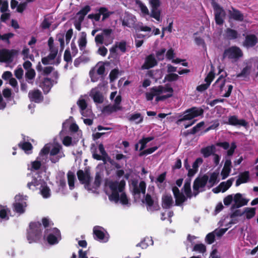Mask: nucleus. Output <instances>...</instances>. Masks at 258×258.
Wrapping results in <instances>:
<instances>
[{
  "instance_id": "nucleus-1",
  "label": "nucleus",
  "mask_w": 258,
  "mask_h": 258,
  "mask_svg": "<svg viewBox=\"0 0 258 258\" xmlns=\"http://www.w3.org/2000/svg\"><path fill=\"white\" fill-rule=\"evenodd\" d=\"M125 182L108 181L105 183V190L109 200L115 203L119 202L123 205L128 204V199L124 192Z\"/></svg>"
},
{
  "instance_id": "nucleus-2",
  "label": "nucleus",
  "mask_w": 258,
  "mask_h": 258,
  "mask_svg": "<svg viewBox=\"0 0 258 258\" xmlns=\"http://www.w3.org/2000/svg\"><path fill=\"white\" fill-rule=\"evenodd\" d=\"M173 91V89L169 86H159L151 88L149 92L146 93L145 95L148 101L152 100L154 97L156 96V101L158 102L171 97Z\"/></svg>"
},
{
  "instance_id": "nucleus-3",
  "label": "nucleus",
  "mask_w": 258,
  "mask_h": 258,
  "mask_svg": "<svg viewBox=\"0 0 258 258\" xmlns=\"http://www.w3.org/2000/svg\"><path fill=\"white\" fill-rule=\"evenodd\" d=\"M40 152L46 160L49 153V160L53 163L58 162L60 159L64 157L61 145L57 143L47 144Z\"/></svg>"
},
{
  "instance_id": "nucleus-4",
  "label": "nucleus",
  "mask_w": 258,
  "mask_h": 258,
  "mask_svg": "<svg viewBox=\"0 0 258 258\" xmlns=\"http://www.w3.org/2000/svg\"><path fill=\"white\" fill-rule=\"evenodd\" d=\"M27 187L32 190L39 189L40 193L43 198H49L51 196V191L46 183L41 180L40 176L34 177L31 182L27 183Z\"/></svg>"
},
{
  "instance_id": "nucleus-5",
  "label": "nucleus",
  "mask_w": 258,
  "mask_h": 258,
  "mask_svg": "<svg viewBox=\"0 0 258 258\" xmlns=\"http://www.w3.org/2000/svg\"><path fill=\"white\" fill-rule=\"evenodd\" d=\"M204 113V110L201 108L192 107L189 109L186 110L183 113L182 118L179 119L177 123H179L185 120H189V122L188 123H184L183 125L185 128L191 126L194 124L196 120H192V119L195 117L202 115Z\"/></svg>"
},
{
  "instance_id": "nucleus-6",
  "label": "nucleus",
  "mask_w": 258,
  "mask_h": 258,
  "mask_svg": "<svg viewBox=\"0 0 258 258\" xmlns=\"http://www.w3.org/2000/svg\"><path fill=\"white\" fill-rule=\"evenodd\" d=\"M111 29H104L101 34H97L95 38L97 45L104 44L106 46L111 44L114 39Z\"/></svg>"
},
{
  "instance_id": "nucleus-7",
  "label": "nucleus",
  "mask_w": 258,
  "mask_h": 258,
  "mask_svg": "<svg viewBox=\"0 0 258 258\" xmlns=\"http://www.w3.org/2000/svg\"><path fill=\"white\" fill-rule=\"evenodd\" d=\"M41 227L39 223H30L27 234V239L30 243L36 241L40 238Z\"/></svg>"
},
{
  "instance_id": "nucleus-8",
  "label": "nucleus",
  "mask_w": 258,
  "mask_h": 258,
  "mask_svg": "<svg viewBox=\"0 0 258 258\" xmlns=\"http://www.w3.org/2000/svg\"><path fill=\"white\" fill-rule=\"evenodd\" d=\"M44 238L50 244H55L61 239L59 231L55 228H47L45 231Z\"/></svg>"
},
{
  "instance_id": "nucleus-9",
  "label": "nucleus",
  "mask_w": 258,
  "mask_h": 258,
  "mask_svg": "<svg viewBox=\"0 0 258 258\" xmlns=\"http://www.w3.org/2000/svg\"><path fill=\"white\" fill-rule=\"evenodd\" d=\"M27 198L26 196H23L20 194L15 196V201L13 204V206L14 211L16 213L21 214L25 212L27 207Z\"/></svg>"
},
{
  "instance_id": "nucleus-10",
  "label": "nucleus",
  "mask_w": 258,
  "mask_h": 258,
  "mask_svg": "<svg viewBox=\"0 0 258 258\" xmlns=\"http://www.w3.org/2000/svg\"><path fill=\"white\" fill-rule=\"evenodd\" d=\"M18 55V51L14 49H3L0 50V61L10 63Z\"/></svg>"
},
{
  "instance_id": "nucleus-11",
  "label": "nucleus",
  "mask_w": 258,
  "mask_h": 258,
  "mask_svg": "<svg viewBox=\"0 0 258 258\" xmlns=\"http://www.w3.org/2000/svg\"><path fill=\"white\" fill-rule=\"evenodd\" d=\"M149 4L151 6L150 17L154 18L158 22L162 21L161 17V11L159 9L161 5L160 0H150Z\"/></svg>"
},
{
  "instance_id": "nucleus-12",
  "label": "nucleus",
  "mask_w": 258,
  "mask_h": 258,
  "mask_svg": "<svg viewBox=\"0 0 258 258\" xmlns=\"http://www.w3.org/2000/svg\"><path fill=\"white\" fill-rule=\"evenodd\" d=\"M95 238L101 242H106L109 239V235L103 227L99 226H95L93 228Z\"/></svg>"
},
{
  "instance_id": "nucleus-13",
  "label": "nucleus",
  "mask_w": 258,
  "mask_h": 258,
  "mask_svg": "<svg viewBox=\"0 0 258 258\" xmlns=\"http://www.w3.org/2000/svg\"><path fill=\"white\" fill-rule=\"evenodd\" d=\"M208 176L204 175L203 176L197 178L194 183V194L196 196L200 191H202L203 188L205 187L207 183Z\"/></svg>"
},
{
  "instance_id": "nucleus-14",
  "label": "nucleus",
  "mask_w": 258,
  "mask_h": 258,
  "mask_svg": "<svg viewBox=\"0 0 258 258\" xmlns=\"http://www.w3.org/2000/svg\"><path fill=\"white\" fill-rule=\"evenodd\" d=\"M77 175L80 181L84 184L85 187L89 191H93L90 187V176L88 172L80 170L77 172Z\"/></svg>"
},
{
  "instance_id": "nucleus-15",
  "label": "nucleus",
  "mask_w": 258,
  "mask_h": 258,
  "mask_svg": "<svg viewBox=\"0 0 258 258\" xmlns=\"http://www.w3.org/2000/svg\"><path fill=\"white\" fill-rule=\"evenodd\" d=\"M104 87L103 85L99 84L97 87L91 90L90 96L93 98L95 103H101L103 102L104 98L101 91Z\"/></svg>"
},
{
  "instance_id": "nucleus-16",
  "label": "nucleus",
  "mask_w": 258,
  "mask_h": 258,
  "mask_svg": "<svg viewBox=\"0 0 258 258\" xmlns=\"http://www.w3.org/2000/svg\"><path fill=\"white\" fill-rule=\"evenodd\" d=\"M126 7H130L134 5H136L140 9L142 14L145 15H149V11L147 6L140 0H122Z\"/></svg>"
},
{
  "instance_id": "nucleus-17",
  "label": "nucleus",
  "mask_w": 258,
  "mask_h": 258,
  "mask_svg": "<svg viewBox=\"0 0 258 258\" xmlns=\"http://www.w3.org/2000/svg\"><path fill=\"white\" fill-rule=\"evenodd\" d=\"M77 104L80 108V111L83 116L92 117V110L87 106L86 101L84 97H80Z\"/></svg>"
},
{
  "instance_id": "nucleus-18",
  "label": "nucleus",
  "mask_w": 258,
  "mask_h": 258,
  "mask_svg": "<svg viewBox=\"0 0 258 258\" xmlns=\"http://www.w3.org/2000/svg\"><path fill=\"white\" fill-rule=\"evenodd\" d=\"M212 5L214 10L216 23L219 25L222 24L224 22V18L225 16L224 10L215 2H212Z\"/></svg>"
},
{
  "instance_id": "nucleus-19",
  "label": "nucleus",
  "mask_w": 258,
  "mask_h": 258,
  "mask_svg": "<svg viewBox=\"0 0 258 258\" xmlns=\"http://www.w3.org/2000/svg\"><path fill=\"white\" fill-rule=\"evenodd\" d=\"M242 55L240 49L237 47L233 46L225 50L224 57L230 59H237Z\"/></svg>"
},
{
  "instance_id": "nucleus-20",
  "label": "nucleus",
  "mask_w": 258,
  "mask_h": 258,
  "mask_svg": "<svg viewBox=\"0 0 258 258\" xmlns=\"http://www.w3.org/2000/svg\"><path fill=\"white\" fill-rule=\"evenodd\" d=\"M46 161V159L43 155H41V152H40L36 160L31 162L30 164H28V169L31 171L37 170L40 169L42 164L45 163Z\"/></svg>"
},
{
  "instance_id": "nucleus-21",
  "label": "nucleus",
  "mask_w": 258,
  "mask_h": 258,
  "mask_svg": "<svg viewBox=\"0 0 258 258\" xmlns=\"http://www.w3.org/2000/svg\"><path fill=\"white\" fill-rule=\"evenodd\" d=\"M98 150L101 155H99L97 153L94 152L93 154V157L95 159L97 160H102L104 163H106L107 161H109L110 160V158L105 152L104 146L102 144L99 145Z\"/></svg>"
},
{
  "instance_id": "nucleus-22",
  "label": "nucleus",
  "mask_w": 258,
  "mask_h": 258,
  "mask_svg": "<svg viewBox=\"0 0 258 258\" xmlns=\"http://www.w3.org/2000/svg\"><path fill=\"white\" fill-rule=\"evenodd\" d=\"M132 184L135 196H138L141 194H142L143 195H145L146 185L144 181H141L139 183L137 182L133 181Z\"/></svg>"
},
{
  "instance_id": "nucleus-23",
  "label": "nucleus",
  "mask_w": 258,
  "mask_h": 258,
  "mask_svg": "<svg viewBox=\"0 0 258 258\" xmlns=\"http://www.w3.org/2000/svg\"><path fill=\"white\" fill-rule=\"evenodd\" d=\"M49 54L48 56L42 58V63L44 65L49 64H53L54 63V60L56 57L58 49L57 48H51L49 49Z\"/></svg>"
},
{
  "instance_id": "nucleus-24",
  "label": "nucleus",
  "mask_w": 258,
  "mask_h": 258,
  "mask_svg": "<svg viewBox=\"0 0 258 258\" xmlns=\"http://www.w3.org/2000/svg\"><path fill=\"white\" fill-rule=\"evenodd\" d=\"M145 202L147 205V209L149 211L152 212L156 211L159 208L157 201L152 199L151 196L148 194H147L145 197Z\"/></svg>"
},
{
  "instance_id": "nucleus-25",
  "label": "nucleus",
  "mask_w": 258,
  "mask_h": 258,
  "mask_svg": "<svg viewBox=\"0 0 258 258\" xmlns=\"http://www.w3.org/2000/svg\"><path fill=\"white\" fill-rule=\"evenodd\" d=\"M228 122L230 125L234 126H242L247 128L248 125V122L243 119H239L237 116L232 115L228 118Z\"/></svg>"
},
{
  "instance_id": "nucleus-26",
  "label": "nucleus",
  "mask_w": 258,
  "mask_h": 258,
  "mask_svg": "<svg viewBox=\"0 0 258 258\" xmlns=\"http://www.w3.org/2000/svg\"><path fill=\"white\" fill-rule=\"evenodd\" d=\"M248 201L249 200L243 198L242 195L240 193L233 195L234 205L236 208L246 205Z\"/></svg>"
},
{
  "instance_id": "nucleus-27",
  "label": "nucleus",
  "mask_w": 258,
  "mask_h": 258,
  "mask_svg": "<svg viewBox=\"0 0 258 258\" xmlns=\"http://www.w3.org/2000/svg\"><path fill=\"white\" fill-rule=\"evenodd\" d=\"M233 181L234 178H232L225 182H221L217 187L213 189V192L215 193L225 192L232 185Z\"/></svg>"
},
{
  "instance_id": "nucleus-28",
  "label": "nucleus",
  "mask_w": 258,
  "mask_h": 258,
  "mask_svg": "<svg viewBox=\"0 0 258 258\" xmlns=\"http://www.w3.org/2000/svg\"><path fill=\"white\" fill-rule=\"evenodd\" d=\"M121 101V98L120 95L116 96L114 99V104L113 105H108L104 107L103 111L104 113H111L119 109V104Z\"/></svg>"
},
{
  "instance_id": "nucleus-29",
  "label": "nucleus",
  "mask_w": 258,
  "mask_h": 258,
  "mask_svg": "<svg viewBox=\"0 0 258 258\" xmlns=\"http://www.w3.org/2000/svg\"><path fill=\"white\" fill-rule=\"evenodd\" d=\"M136 18L135 16L129 13H125L122 21V25L128 27H133L136 23Z\"/></svg>"
},
{
  "instance_id": "nucleus-30",
  "label": "nucleus",
  "mask_w": 258,
  "mask_h": 258,
  "mask_svg": "<svg viewBox=\"0 0 258 258\" xmlns=\"http://www.w3.org/2000/svg\"><path fill=\"white\" fill-rule=\"evenodd\" d=\"M258 42V38L254 34H249L245 37L243 46L247 47L254 46Z\"/></svg>"
},
{
  "instance_id": "nucleus-31",
  "label": "nucleus",
  "mask_w": 258,
  "mask_h": 258,
  "mask_svg": "<svg viewBox=\"0 0 258 258\" xmlns=\"http://www.w3.org/2000/svg\"><path fill=\"white\" fill-rule=\"evenodd\" d=\"M250 179L249 172L245 171L240 173L235 183L236 186H238L242 183L248 182Z\"/></svg>"
},
{
  "instance_id": "nucleus-32",
  "label": "nucleus",
  "mask_w": 258,
  "mask_h": 258,
  "mask_svg": "<svg viewBox=\"0 0 258 258\" xmlns=\"http://www.w3.org/2000/svg\"><path fill=\"white\" fill-rule=\"evenodd\" d=\"M157 64V61L153 54L148 55L145 59V62L142 66L143 69H148L155 66Z\"/></svg>"
},
{
  "instance_id": "nucleus-33",
  "label": "nucleus",
  "mask_w": 258,
  "mask_h": 258,
  "mask_svg": "<svg viewBox=\"0 0 258 258\" xmlns=\"http://www.w3.org/2000/svg\"><path fill=\"white\" fill-rule=\"evenodd\" d=\"M172 191L174 194L177 205H180L186 200V199L185 196L182 193L179 192V190L177 187H173Z\"/></svg>"
},
{
  "instance_id": "nucleus-34",
  "label": "nucleus",
  "mask_w": 258,
  "mask_h": 258,
  "mask_svg": "<svg viewBox=\"0 0 258 258\" xmlns=\"http://www.w3.org/2000/svg\"><path fill=\"white\" fill-rule=\"evenodd\" d=\"M29 97L31 101H34L36 103H39L42 100V96L41 93L39 90H34L29 92Z\"/></svg>"
},
{
  "instance_id": "nucleus-35",
  "label": "nucleus",
  "mask_w": 258,
  "mask_h": 258,
  "mask_svg": "<svg viewBox=\"0 0 258 258\" xmlns=\"http://www.w3.org/2000/svg\"><path fill=\"white\" fill-rule=\"evenodd\" d=\"M225 84V79L221 76L214 83L213 85V87L217 92L221 93L224 90Z\"/></svg>"
},
{
  "instance_id": "nucleus-36",
  "label": "nucleus",
  "mask_w": 258,
  "mask_h": 258,
  "mask_svg": "<svg viewBox=\"0 0 258 258\" xmlns=\"http://www.w3.org/2000/svg\"><path fill=\"white\" fill-rule=\"evenodd\" d=\"M203 162V160L202 158H198L194 162L192 168L189 169L188 175L189 176H193L198 171V168Z\"/></svg>"
},
{
  "instance_id": "nucleus-37",
  "label": "nucleus",
  "mask_w": 258,
  "mask_h": 258,
  "mask_svg": "<svg viewBox=\"0 0 258 258\" xmlns=\"http://www.w3.org/2000/svg\"><path fill=\"white\" fill-rule=\"evenodd\" d=\"M229 18L237 21H241L243 19V15L238 10L232 8L229 10Z\"/></svg>"
},
{
  "instance_id": "nucleus-38",
  "label": "nucleus",
  "mask_w": 258,
  "mask_h": 258,
  "mask_svg": "<svg viewBox=\"0 0 258 258\" xmlns=\"http://www.w3.org/2000/svg\"><path fill=\"white\" fill-rule=\"evenodd\" d=\"M11 215L10 210L6 206H0V218L8 220Z\"/></svg>"
},
{
  "instance_id": "nucleus-39",
  "label": "nucleus",
  "mask_w": 258,
  "mask_h": 258,
  "mask_svg": "<svg viewBox=\"0 0 258 258\" xmlns=\"http://www.w3.org/2000/svg\"><path fill=\"white\" fill-rule=\"evenodd\" d=\"M173 204L171 195H165L162 197V206L164 208H169Z\"/></svg>"
},
{
  "instance_id": "nucleus-40",
  "label": "nucleus",
  "mask_w": 258,
  "mask_h": 258,
  "mask_svg": "<svg viewBox=\"0 0 258 258\" xmlns=\"http://www.w3.org/2000/svg\"><path fill=\"white\" fill-rule=\"evenodd\" d=\"M215 152V147L213 145L208 146L201 149V152L205 158L212 155Z\"/></svg>"
},
{
  "instance_id": "nucleus-41",
  "label": "nucleus",
  "mask_w": 258,
  "mask_h": 258,
  "mask_svg": "<svg viewBox=\"0 0 258 258\" xmlns=\"http://www.w3.org/2000/svg\"><path fill=\"white\" fill-rule=\"evenodd\" d=\"M87 35L85 32H82L78 40L79 46L81 50L85 49L87 44Z\"/></svg>"
},
{
  "instance_id": "nucleus-42",
  "label": "nucleus",
  "mask_w": 258,
  "mask_h": 258,
  "mask_svg": "<svg viewBox=\"0 0 258 258\" xmlns=\"http://www.w3.org/2000/svg\"><path fill=\"white\" fill-rule=\"evenodd\" d=\"M53 69V68L50 66L46 67L43 68L40 62H38L36 66V70L38 72H42L44 75H46L52 72Z\"/></svg>"
},
{
  "instance_id": "nucleus-43",
  "label": "nucleus",
  "mask_w": 258,
  "mask_h": 258,
  "mask_svg": "<svg viewBox=\"0 0 258 258\" xmlns=\"http://www.w3.org/2000/svg\"><path fill=\"white\" fill-rule=\"evenodd\" d=\"M40 87L42 88L45 93H47L52 87L50 80L48 78L45 79L40 85Z\"/></svg>"
},
{
  "instance_id": "nucleus-44",
  "label": "nucleus",
  "mask_w": 258,
  "mask_h": 258,
  "mask_svg": "<svg viewBox=\"0 0 258 258\" xmlns=\"http://www.w3.org/2000/svg\"><path fill=\"white\" fill-rule=\"evenodd\" d=\"M105 66L104 64L101 62H100L98 63L95 67H94L91 70L93 71L94 72L97 73L98 74L100 75V76H103L105 72Z\"/></svg>"
},
{
  "instance_id": "nucleus-45",
  "label": "nucleus",
  "mask_w": 258,
  "mask_h": 258,
  "mask_svg": "<svg viewBox=\"0 0 258 258\" xmlns=\"http://www.w3.org/2000/svg\"><path fill=\"white\" fill-rule=\"evenodd\" d=\"M70 125V130L72 132H76L78 131L79 127L78 126L76 123H72L70 124V121L69 120H66L62 124V131L61 132V134L62 132L67 128V127Z\"/></svg>"
},
{
  "instance_id": "nucleus-46",
  "label": "nucleus",
  "mask_w": 258,
  "mask_h": 258,
  "mask_svg": "<svg viewBox=\"0 0 258 258\" xmlns=\"http://www.w3.org/2000/svg\"><path fill=\"white\" fill-rule=\"evenodd\" d=\"M218 173L213 172L211 174L210 178H208L207 183L209 187L213 186L215 184L219 181L218 180Z\"/></svg>"
},
{
  "instance_id": "nucleus-47",
  "label": "nucleus",
  "mask_w": 258,
  "mask_h": 258,
  "mask_svg": "<svg viewBox=\"0 0 258 258\" xmlns=\"http://www.w3.org/2000/svg\"><path fill=\"white\" fill-rule=\"evenodd\" d=\"M52 22H53L52 16L51 15L46 16L45 17L42 23H41V27L43 29L48 28Z\"/></svg>"
},
{
  "instance_id": "nucleus-48",
  "label": "nucleus",
  "mask_w": 258,
  "mask_h": 258,
  "mask_svg": "<svg viewBox=\"0 0 258 258\" xmlns=\"http://www.w3.org/2000/svg\"><path fill=\"white\" fill-rule=\"evenodd\" d=\"M56 182L61 187H63L66 186V180L64 177V173L59 172L58 173L56 177Z\"/></svg>"
},
{
  "instance_id": "nucleus-49",
  "label": "nucleus",
  "mask_w": 258,
  "mask_h": 258,
  "mask_svg": "<svg viewBox=\"0 0 258 258\" xmlns=\"http://www.w3.org/2000/svg\"><path fill=\"white\" fill-rule=\"evenodd\" d=\"M153 139V138L152 137H147L146 138H144L142 140H140L139 144H137L135 146L136 150H137L139 148V145H141V147L140 150H143L145 147L146 144L149 142L150 141H152Z\"/></svg>"
},
{
  "instance_id": "nucleus-50",
  "label": "nucleus",
  "mask_w": 258,
  "mask_h": 258,
  "mask_svg": "<svg viewBox=\"0 0 258 258\" xmlns=\"http://www.w3.org/2000/svg\"><path fill=\"white\" fill-rule=\"evenodd\" d=\"M153 241L151 238L147 237L145 238L143 241H142L140 243H138L137 246H140L143 249L146 248L149 245H153Z\"/></svg>"
},
{
  "instance_id": "nucleus-51",
  "label": "nucleus",
  "mask_w": 258,
  "mask_h": 258,
  "mask_svg": "<svg viewBox=\"0 0 258 258\" xmlns=\"http://www.w3.org/2000/svg\"><path fill=\"white\" fill-rule=\"evenodd\" d=\"M183 190L187 198H190L191 197V192L190 189V179H186L185 180L183 186Z\"/></svg>"
},
{
  "instance_id": "nucleus-52",
  "label": "nucleus",
  "mask_w": 258,
  "mask_h": 258,
  "mask_svg": "<svg viewBox=\"0 0 258 258\" xmlns=\"http://www.w3.org/2000/svg\"><path fill=\"white\" fill-rule=\"evenodd\" d=\"M101 182V176H100V174L97 173L96 174L95 181L93 183V185H91L90 184V187L92 189H93V191H92V192H95L96 189L100 186V183Z\"/></svg>"
},
{
  "instance_id": "nucleus-53",
  "label": "nucleus",
  "mask_w": 258,
  "mask_h": 258,
  "mask_svg": "<svg viewBox=\"0 0 258 258\" xmlns=\"http://www.w3.org/2000/svg\"><path fill=\"white\" fill-rule=\"evenodd\" d=\"M68 184L69 185L70 189L72 190L74 189L75 187L74 185V181L75 180L76 177L75 175L72 172H69L68 173Z\"/></svg>"
},
{
  "instance_id": "nucleus-54",
  "label": "nucleus",
  "mask_w": 258,
  "mask_h": 258,
  "mask_svg": "<svg viewBox=\"0 0 258 258\" xmlns=\"http://www.w3.org/2000/svg\"><path fill=\"white\" fill-rule=\"evenodd\" d=\"M226 37L229 39H235L238 36V34L236 30L228 28L226 30Z\"/></svg>"
},
{
  "instance_id": "nucleus-55",
  "label": "nucleus",
  "mask_w": 258,
  "mask_h": 258,
  "mask_svg": "<svg viewBox=\"0 0 258 258\" xmlns=\"http://www.w3.org/2000/svg\"><path fill=\"white\" fill-rule=\"evenodd\" d=\"M19 147L24 150L26 153L30 154L32 149V145L28 142L20 143L19 144Z\"/></svg>"
},
{
  "instance_id": "nucleus-56",
  "label": "nucleus",
  "mask_w": 258,
  "mask_h": 258,
  "mask_svg": "<svg viewBox=\"0 0 258 258\" xmlns=\"http://www.w3.org/2000/svg\"><path fill=\"white\" fill-rule=\"evenodd\" d=\"M143 120V116L140 113H135L131 116L130 120L135 123L138 124L142 122Z\"/></svg>"
},
{
  "instance_id": "nucleus-57",
  "label": "nucleus",
  "mask_w": 258,
  "mask_h": 258,
  "mask_svg": "<svg viewBox=\"0 0 258 258\" xmlns=\"http://www.w3.org/2000/svg\"><path fill=\"white\" fill-rule=\"evenodd\" d=\"M244 213L247 219H251L255 214V209L254 208H246L244 210Z\"/></svg>"
},
{
  "instance_id": "nucleus-58",
  "label": "nucleus",
  "mask_w": 258,
  "mask_h": 258,
  "mask_svg": "<svg viewBox=\"0 0 258 258\" xmlns=\"http://www.w3.org/2000/svg\"><path fill=\"white\" fill-rule=\"evenodd\" d=\"M98 13L100 16H103L102 21H104V20L108 18L111 14V13L109 12L107 9L103 7L100 8L99 9Z\"/></svg>"
},
{
  "instance_id": "nucleus-59",
  "label": "nucleus",
  "mask_w": 258,
  "mask_h": 258,
  "mask_svg": "<svg viewBox=\"0 0 258 258\" xmlns=\"http://www.w3.org/2000/svg\"><path fill=\"white\" fill-rule=\"evenodd\" d=\"M14 36V34L12 33H8L4 35L0 34V40H2L4 42L10 43L9 39Z\"/></svg>"
},
{
  "instance_id": "nucleus-60",
  "label": "nucleus",
  "mask_w": 258,
  "mask_h": 258,
  "mask_svg": "<svg viewBox=\"0 0 258 258\" xmlns=\"http://www.w3.org/2000/svg\"><path fill=\"white\" fill-rule=\"evenodd\" d=\"M35 72L34 69H29L27 71L26 73V77L28 80V82L32 83L31 82H30V80H32L35 76Z\"/></svg>"
},
{
  "instance_id": "nucleus-61",
  "label": "nucleus",
  "mask_w": 258,
  "mask_h": 258,
  "mask_svg": "<svg viewBox=\"0 0 258 258\" xmlns=\"http://www.w3.org/2000/svg\"><path fill=\"white\" fill-rule=\"evenodd\" d=\"M138 29L141 31L147 32V34H151V36L152 35V28L149 26L144 25L142 23L139 25Z\"/></svg>"
},
{
  "instance_id": "nucleus-62",
  "label": "nucleus",
  "mask_w": 258,
  "mask_h": 258,
  "mask_svg": "<svg viewBox=\"0 0 258 258\" xmlns=\"http://www.w3.org/2000/svg\"><path fill=\"white\" fill-rule=\"evenodd\" d=\"M90 77L91 78V80L92 82H96L98 81L100 77H102V76L98 74L97 73L93 72L91 70L89 73Z\"/></svg>"
},
{
  "instance_id": "nucleus-63",
  "label": "nucleus",
  "mask_w": 258,
  "mask_h": 258,
  "mask_svg": "<svg viewBox=\"0 0 258 258\" xmlns=\"http://www.w3.org/2000/svg\"><path fill=\"white\" fill-rule=\"evenodd\" d=\"M192 250L204 253L206 251V246L203 244H197L195 245Z\"/></svg>"
},
{
  "instance_id": "nucleus-64",
  "label": "nucleus",
  "mask_w": 258,
  "mask_h": 258,
  "mask_svg": "<svg viewBox=\"0 0 258 258\" xmlns=\"http://www.w3.org/2000/svg\"><path fill=\"white\" fill-rule=\"evenodd\" d=\"M148 75L156 79H160L162 76V71L160 70H157L156 72L155 71H150L148 73Z\"/></svg>"
}]
</instances>
